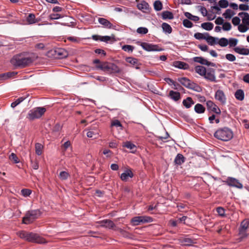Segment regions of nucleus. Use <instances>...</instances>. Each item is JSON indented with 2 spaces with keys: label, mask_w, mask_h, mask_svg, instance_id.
Instances as JSON below:
<instances>
[{
  "label": "nucleus",
  "mask_w": 249,
  "mask_h": 249,
  "mask_svg": "<svg viewBox=\"0 0 249 249\" xmlns=\"http://www.w3.org/2000/svg\"><path fill=\"white\" fill-rule=\"evenodd\" d=\"M41 214V212L38 209L32 210L26 212L23 217L22 222L25 224H29L38 218Z\"/></svg>",
  "instance_id": "nucleus-4"
},
{
  "label": "nucleus",
  "mask_w": 249,
  "mask_h": 249,
  "mask_svg": "<svg viewBox=\"0 0 249 249\" xmlns=\"http://www.w3.org/2000/svg\"><path fill=\"white\" fill-rule=\"evenodd\" d=\"M184 15L188 19L193 20L194 21H197L199 19V18L198 17L192 15L191 13L189 12H185L184 13Z\"/></svg>",
  "instance_id": "nucleus-42"
},
{
  "label": "nucleus",
  "mask_w": 249,
  "mask_h": 249,
  "mask_svg": "<svg viewBox=\"0 0 249 249\" xmlns=\"http://www.w3.org/2000/svg\"><path fill=\"white\" fill-rule=\"evenodd\" d=\"M69 176V174L66 171H62L59 175V177L61 180H66Z\"/></svg>",
  "instance_id": "nucleus-45"
},
{
  "label": "nucleus",
  "mask_w": 249,
  "mask_h": 249,
  "mask_svg": "<svg viewBox=\"0 0 249 249\" xmlns=\"http://www.w3.org/2000/svg\"><path fill=\"white\" fill-rule=\"evenodd\" d=\"M134 48L133 46L129 45H125L122 47V49L125 52H132L133 51Z\"/></svg>",
  "instance_id": "nucleus-53"
},
{
  "label": "nucleus",
  "mask_w": 249,
  "mask_h": 249,
  "mask_svg": "<svg viewBox=\"0 0 249 249\" xmlns=\"http://www.w3.org/2000/svg\"><path fill=\"white\" fill-rule=\"evenodd\" d=\"M222 25V29L224 31H228L231 29V25L229 22H225Z\"/></svg>",
  "instance_id": "nucleus-51"
},
{
  "label": "nucleus",
  "mask_w": 249,
  "mask_h": 249,
  "mask_svg": "<svg viewBox=\"0 0 249 249\" xmlns=\"http://www.w3.org/2000/svg\"><path fill=\"white\" fill-rule=\"evenodd\" d=\"M110 63L107 62H104V71L110 73Z\"/></svg>",
  "instance_id": "nucleus-57"
},
{
  "label": "nucleus",
  "mask_w": 249,
  "mask_h": 249,
  "mask_svg": "<svg viewBox=\"0 0 249 249\" xmlns=\"http://www.w3.org/2000/svg\"><path fill=\"white\" fill-rule=\"evenodd\" d=\"M182 104L187 108H189L192 106V105L194 104V102L192 98L187 97L186 99L183 101Z\"/></svg>",
  "instance_id": "nucleus-29"
},
{
  "label": "nucleus",
  "mask_w": 249,
  "mask_h": 249,
  "mask_svg": "<svg viewBox=\"0 0 249 249\" xmlns=\"http://www.w3.org/2000/svg\"><path fill=\"white\" fill-rule=\"evenodd\" d=\"M240 19L237 17H235L232 19V23L235 26L240 25Z\"/></svg>",
  "instance_id": "nucleus-59"
},
{
  "label": "nucleus",
  "mask_w": 249,
  "mask_h": 249,
  "mask_svg": "<svg viewBox=\"0 0 249 249\" xmlns=\"http://www.w3.org/2000/svg\"><path fill=\"white\" fill-rule=\"evenodd\" d=\"M225 57L226 58L230 61H234L236 59L235 56L233 54L231 53L227 54Z\"/></svg>",
  "instance_id": "nucleus-58"
},
{
  "label": "nucleus",
  "mask_w": 249,
  "mask_h": 249,
  "mask_svg": "<svg viewBox=\"0 0 249 249\" xmlns=\"http://www.w3.org/2000/svg\"><path fill=\"white\" fill-rule=\"evenodd\" d=\"M43 146L39 143H36L35 145L36 153L37 155H41L42 153Z\"/></svg>",
  "instance_id": "nucleus-40"
},
{
  "label": "nucleus",
  "mask_w": 249,
  "mask_h": 249,
  "mask_svg": "<svg viewBox=\"0 0 249 249\" xmlns=\"http://www.w3.org/2000/svg\"><path fill=\"white\" fill-rule=\"evenodd\" d=\"M100 225L98 227H105L109 229H113L115 227V224L110 220H104L98 222Z\"/></svg>",
  "instance_id": "nucleus-13"
},
{
  "label": "nucleus",
  "mask_w": 249,
  "mask_h": 249,
  "mask_svg": "<svg viewBox=\"0 0 249 249\" xmlns=\"http://www.w3.org/2000/svg\"><path fill=\"white\" fill-rule=\"evenodd\" d=\"M235 97L239 101H243L244 99V92L242 89H238L234 94Z\"/></svg>",
  "instance_id": "nucleus-28"
},
{
  "label": "nucleus",
  "mask_w": 249,
  "mask_h": 249,
  "mask_svg": "<svg viewBox=\"0 0 249 249\" xmlns=\"http://www.w3.org/2000/svg\"><path fill=\"white\" fill-rule=\"evenodd\" d=\"M239 241L240 242L242 241L245 238H246L248 236V234L247 232V230H239Z\"/></svg>",
  "instance_id": "nucleus-36"
},
{
  "label": "nucleus",
  "mask_w": 249,
  "mask_h": 249,
  "mask_svg": "<svg viewBox=\"0 0 249 249\" xmlns=\"http://www.w3.org/2000/svg\"><path fill=\"white\" fill-rule=\"evenodd\" d=\"M178 81L185 87L193 89L195 91L200 92L201 89L197 84L191 82L189 79L185 77L179 78Z\"/></svg>",
  "instance_id": "nucleus-6"
},
{
  "label": "nucleus",
  "mask_w": 249,
  "mask_h": 249,
  "mask_svg": "<svg viewBox=\"0 0 249 249\" xmlns=\"http://www.w3.org/2000/svg\"><path fill=\"white\" fill-rule=\"evenodd\" d=\"M141 46L143 48V49L148 52H160L162 50V49H161L158 45L150 44L146 42L142 43Z\"/></svg>",
  "instance_id": "nucleus-8"
},
{
  "label": "nucleus",
  "mask_w": 249,
  "mask_h": 249,
  "mask_svg": "<svg viewBox=\"0 0 249 249\" xmlns=\"http://www.w3.org/2000/svg\"><path fill=\"white\" fill-rule=\"evenodd\" d=\"M161 17L162 19H172L174 18L173 14L172 12L168 11H163L161 14Z\"/></svg>",
  "instance_id": "nucleus-30"
},
{
  "label": "nucleus",
  "mask_w": 249,
  "mask_h": 249,
  "mask_svg": "<svg viewBox=\"0 0 249 249\" xmlns=\"http://www.w3.org/2000/svg\"><path fill=\"white\" fill-rule=\"evenodd\" d=\"M214 97L217 101L219 102L222 105H224L226 102V95L224 91L222 90H217L215 92Z\"/></svg>",
  "instance_id": "nucleus-10"
},
{
  "label": "nucleus",
  "mask_w": 249,
  "mask_h": 249,
  "mask_svg": "<svg viewBox=\"0 0 249 249\" xmlns=\"http://www.w3.org/2000/svg\"><path fill=\"white\" fill-rule=\"evenodd\" d=\"M111 126H114L116 127H122V124L119 121L115 120L112 122Z\"/></svg>",
  "instance_id": "nucleus-64"
},
{
  "label": "nucleus",
  "mask_w": 249,
  "mask_h": 249,
  "mask_svg": "<svg viewBox=\"0 0 249 249\" xmlns=\"http://www.w3.org/2000/svg\"><path fill=\"white\" fill-rule=\"evenodd\" d=\"M238 29L240 32L245 33L248 30V28L245 24H240L238 25Z\"/></svg>",
  "instance_id": "nucleus-54"
},
{
  "label": "nucleus",
  "mask_w": 249,
  "mask_h": 249,
  "mask_svg": "<svg viewBox=\"0 0 249 249\" xmlns=\"http://www.w3.org/2000/svg\"><path fill=\"white\" fill-rule=\"evenodd\" d=\"M249 220L248 219L244 220L240 224V230H247L249 227Z\"/></svg>",
  "instance_id": "nucleus-41"
},
{
  "label": "nucleus",
  "mask_w": 249,
  "mask_h": 249,
  "mask_svg": "<svg viewBox=\"0 0 249 249\" xmlns=\"http://www.w3.org/2000/svg\"><path fill=\"white\" fill-rule=\"evenodd\" d=\"M26 21L28 24H33L39 22L40 19L36 18L35 14L30 13L26 17Z\"/></svg>",
  "instance_id": "nucleus-16"
},
{
  "label": "nucleus",
  "mask_w": 249,
  "mask_h": 249,
  "mask_svg": "<svg viewBox=\"0 0 249 249\" xmlns=\"http://www.w3.org/2000/svg\"><path fill=\"white\" fill-rule=\"evenodd\" d=\"M217 44H218L221 47H226L229 44L228 39L225 37L218 39Z\"/></svg>",
  "instance_id": "nucleus-39"
},
{
  "label": "nucleus",
  "mask_w": 249,
  "mask_h": 249,
  "mask_svg": "<svg viewBox=\"0 0 249 249\" xmlns=\"http://www.w3.org/2000/svg\"><path fill=\"white\" fill-rule=\"evenodd\" d=\"M193 60L197 63H199L202 65H205L207 66H214L213 63L209 62L207 60L204 59L202 57H195L193 58Z\"/></svg>",
  "instance_id": "nucleus-14"
},
{
  "label": "nucleus",
  "mask_w": 249,
  "mask_h": 249,
  "mask_svg": "<svg viewBox=\"0 0 249 249\" xmlns=\"http://www.w3.org/2000/svg\"><path fill=\"white\" fill-rule=\"evenodd\" d=\"M17 74V72H8L5 73H3L0 74V79H7L8 78H11L12 77L14 76Z\"/></svg>",
  "instance_id": "nucleus-31"
},
{
  "label": "nucleus",
  "mask_w": 249,
  "mask_h": 249,
  "mask_svg": "<svg viewBox=\"0 0 249 249\" xmlns=\"http://www.w3.org/2000/svg\"><path fill=\"white\" fill-rule=\"evenodd\" d=\"M183 25L187 28H191L193 26V23L188 19H185L183 20Z\"/></svg>",
  "instance_id": "nucleus-50"
},
{
  "label": "nucleus",
  "mask_w": 249,
  "mask_h": 249,
  "mask_svg": "<svg viewBox=\"0 0 249 249\" xmlns=\"http://www.w3.org/2000/svg\"><path fill=\"white\" fill-rule=\"evenodd\" d=\"M195 71L201 76H204L206 74V68L202 66H197L195 68Z\"/></svg>",
  "instance_id": "nucleus-26"
},
{
  "label": "nucleus",
  "mask_w": 249,
  "mask_h": 249,
  "mask_svg": "<svg viewBox=\"0 0 249 249\" xmlns=\"http://www.w3.org/2000/svg\"><path fill=\"white\" fill-rule=\"evenodd\" d=\"M194 37L198 40L200 39H205L206 38V36L205 35V33L202 34L200 33H195L194 35Z\"/></svg>",
  "instance_id": "nucleus-47"
},
{
  "label": "nucleus",
  "mask_w": 249,
  "mask_h": 249,
  "mask_svg": "<svg viewBox=\"0 0 249 249\" xmlns=\"http://www.w3.org/2000/svg\"><path fill=\"white\" fill-rule=\"evenodd\" d=\"M46 109L44 107H37L30 110L27 115V118L33 120L40 118L46 112Z\"/></svg>",
  "instance_id": "nucleus-5"
},
{
  "label": "nucleus",
  "mask_w": 249,
  "mask_h": 249,
  "mask_svg": "<svg viewBox=\"0 0 249 249\" xmlns=\"http://www.w3.org/2000/svg\"><path fill=\"white\" fill-rule=\"evenodd\" d=\"M204 78L210 81L215 82L216 77L215 75V71L212 68H209L206 71V74L204 76Z\"/></svg>",
  "instance_id": "nucleus-11"
},
{
  "label": "nucleus",
  "mask_w": 249,
  "mask_h": 249,
  "mask_svg": "<svg viewBox=\"0 0 249 249\" xmlns=\"http://www.w3.org/2000/svg\"><path fill=\"white\" fill-rule=\"evenodd\" d=\"M169 96L171 99L175 101H178L180 99V94L179 92L171 90L169 93Z\"/></svg>",
  "instance_id": "nucleus-23"
},
{
  "label": "nucleus",
  "mask_w": 249,
  "mask_h": 249,
  "mask_svg": "<svg viewBox=\"0 0 249 249\" xmlns=\"http://www.w3.org/2000/svg\"><path fill=\"white\" fill-rule=\"evenodd\" d=\"M161 27L163 31L168 34H171L172 31L171 27L169 24L166 23H163L161 25Z\"/></svg>",
  "instance_id": "nucleus-34"
},
{
  "label": "nucleus",
  "mask_w": 249,
  "mask_h": 249,
  "mask_svg": "<svg viewBox=\"0 0 249 249\" xmlns=\"http://www.w3.org/2000/svg\"><path fill=\"white\" fill-rule=\"evenodd\" d=\"M18 235L20 238L31 242H35L38 244H44L47 243L46 240L39 236L37 234L33 232H28L21 231L18 232Z\"/></svg>",
  "instance_id": "nucleus-2"
},
{
  "label": "nucleus",
  "mask_w": 249,
  "mask_h": 249,
  "mask_svg": "<svg viewBox=\"0 0 249 249\" xmlns=\"http://www.w3.org/2000/svg\"><path fill=\"white\" fill-rule=\"evenodd\" d=\"M182 243L184 246H190L193 243V241L190 238H185L183 239Z\"/></svg>",
  "instance_id": "nucleus-56"
},
{
  "label": "nucleus",
  "mask_w": 249,
  "mask_h": 249,
  "mask_svg": "<svg viewBox=\"0 0 249 249\" xmlns=\"http://www.w3.org/2000/svg\"><path fill=\"white\" fill-rule=\"evenodd\" d=\"M185 158L181 154H178L174 160V162L178 165H181L185 162Z\"/></svg>",
  "instance_id": "nucleus-24"
},
{
  "label": "nucleus",
  "mask_w": 249,
  "mask_h": 249,
  "mask_svg": "<svg viewBox=\"0 0 249 249\" xmlns=\"http://www.w3.org/2000/svg\"><path fill=\"white\" fill-rule=\"evenodd\" d=\"M216 211L220 216H224L225 215V210L222 207H218L216 209Z\"/></svg>",
  "instance_id": "nucleus-61"
},
{
  "label": "nucleus",
  "mask_w": 249,
  "mask_h": 249,
  "mask_svg": "<svg viewBox=\"0 0 249 249\" xmlns=\"http://www.w3.org/2000/svg\"><path fill=\"white\" fill-rule=\"evenodd\" d=\"M98 22L104 26V27L108 29H114L115 26L106 18H99L98 19Z\"/></svg>",
  "instance_id": "nucleus-15"
},
{
  "label": "nucleus",
  "mask_w": 249,
  "mask_h": 249,
  "mask_svg": "<svg viewBox=\"0 0 249 249\" xmlns=\"http://www.w3.org/2000/svg\"><path fill=\"white\" fill-rule=\"evenodd\" d=\"M234 51L240 54L248 55L249 54V49L242 48L240 47H235L234 48Z\"/></svg>",
  "instance_id": "nucleus-27"
},
{
  "label": "nucleus",
  "mask_w": 249,
  "mask_h": 249,
  "mask_svg": "<svg viewBox=\"0 0 249 249\" xmlns=\"http://www.w3.org/2000/svg\"><path fill=\"white\" fill-rule=\"evenodd\" d=\"M219 6L222 8H226L229 5V2L227 0H220L218 2Z\"/></svg>",
  "instance_id": "nucleus-46"
},
{
  "label": "nucleus",
  "mask_w": 249,
  "mask_h": 249,
  "mask_svg": "<svg viewBox=\"0 0 249 249\" xmlns=\"http://www.w3.org/2000/svg\"><path fill=\"white\" fill-rule=\"evenodd\" d=\"M137 6L138 9L144 11L149 9V5L146 1H142L141 3L138 4Z\"/></svg>",
  "instance_id": "nucleus-25"
},
{
  "label": "nucleus",
  "mask_w": 249,
  "mask_h": 249,
  "mask_svg": "<svg viewBox=\"0 0 249 249\" xmlns=\"http://www.w3.org/2000/svg\"><path fill=\"white\" fill-rule=\"evenodd\" d=\"M206 36L205 40L207 41V43L212 46L214 44L217 43V40H218V38L213 37L209 35V34L207 33H205Z\"/></svg>",
  "instance_id": "nucleus-20"
},
{
  "label": "nucleus",
  "mask_w": 249,
  "mask_h": 249,
  "mask_svg": "<svg viewBox=\"0 0 249 249\" xmlns=\"http://www.w3.org/2000/svg\"><path fill=\"white\" fill-rule=\"evenodd\" d=\"M133 177V174L131 170H126L121 175V178L123 181H127L129 178Z\"/></svg>",
  "instance_id": "nucleus-18"
},
{
  "label": "nucleus",
  "mask_w": 249,
  "mask_h": 249,
  "mask_svg": "<svg viewBox=\"0 0 249 249\" xmlns=\"http://www.w3.org/2000/svg\"><path fill=\"white\" fill-rule=\"evenodd\" d=\"M11 64L15 68H22L29 66L33 62L30 57H26L23 54L14 55L10 60Z\"/></svg>",
  "instance_id": "nucleus-1"
},
{
  "label": "nucleus",
  "mask_w": 249,
  "mask_h": 249,
  "mask_svg": "<svg viewBox=\"0 0 249 249\" xmlns=\"http://www.w3.org/2000/svg\"><path fill=\"white\" fill-rule=\"evenodd\" d=\"M235 14V13L231 9H227L223 14V17L225 18L230 19Z\"/></svg>",
  "instance_id": "nucleus-38"
},
{
  "label": "nucleus",
  "mask_w": 249,
  "mask_h": 249,
  "mask_svg": "<svg viewBox=\"0 0 249 249\" xmlns=\"http://www.w3.org/2000/svg\"><path fill=\"white\" fill-rule=\"evenodd\" d=\"M152 221V218L147 216H135L131 219V223L133 226H137L141 224L149 223Z\"/></svg>",
  "instance_id": "nucleus-7"
},
{
  "label": "nucleus",
  "mask_w": 249,
  "mask_h": 249,
  "mask_svg": "<svg viewBox=\"0 0 249 249\" xmlns=\"http://www.w3.org/2000/svg\"><path fill=\"white\" fill-rule=\"evenodd\" d=\"M24 99H25V98H24L23 97H21L17 99L15 101L13 102L11 104V107L12 108L15 107L17 106H18V104H19L20 103H21Z\"/></svg>",
  "instance_id": "nucleus-44"
},
{
  "label": "nucleus",
  "mask_w": 249,
  "mask_h": 249,
  "mask_svg": "<svg viewBox=\"0 0 249 249\" xmlns=\"http://www.w3.org/2000/svg\"><path fill=\"white\" fill-rule=\"evenodd\" d=\"M201 27L207 31H211L213 29V24L211 22H204L201 24Z\"/></svg>",
  "instance_id": "nucleus-33"
},
{
  "label": "nucleus",
  "mask_w": 249,
  "mask_h": 249,
  "mask_svg": "<svg viewBox=\"0 0 249 249\" xmlns=\"http://www.w3.org/2000/svg\"><path fill=\"white\" fill-rule=\"evenodd\" d=\"M67 38L68 40L76 43H78L79 41V39L75 36H69Z\"/></svg>",
  "instance_id": "nucleus-63"
},
{
  "label": "nucleus",
  "mask_w": 249,
  "mask_h": 249,
  "mask_svg": "<svg viewBox=\"0 0 249 249\" xmlns=\"http://www.w3.org/2000/svg\"><path fill=\"white\" fill-rule=\"evenodd\" d=\"M228 41L230 47L235 46L238 43V40L234 38H230Z\"/></svg>",
  "instance_id": "nucleus-48"
},
{
  "label": "nucleus",
  "mask_w": 249,
  "mask_h": 249,
  "mask_svg": "<svg viewBox=\"0 0 249 249\" xmlns=\"http://www.w3.org/2000/svg\"><path fill=\"white\" fill-rule=\"evenodd\" d=\"M199 11L201 13L203 16H206L207 15V10L206 8L203 6H199Z\"/></svg>",
  "instance_id": "nucleus-62"
},
{
  "label": "nucleus",
  "mask_w": 249,
  "mask_h": 249,
  "mask_svg": "<svg viewBox=\"0 0 249 249\" xmlns=\"http://www.w3.org/2000/svg\"><path fill=\"white\" fill-rule=\"evenodd\" d=\"M214 136L218 140L227 142L231 140L233 136V131L228 127L218 128L214 133Z\"/></svg>",
  "instance_id": "nucleus-3"
},
{
  "label": "nucleus",
  "mask_w": 249,
  "mask_h": 249,
  "mask_svg": "<svg viewBox=\"0 0 249 249\" xmlns=\"http://www.w3.org/2000/svg\"><path fill=\"white\" fill-rule=\"evenodd\" d=\"M63 17L58 14H52L50 15V18L51 19H57Z\"/></svg>",
  "instance_id": "nucleus-60"
},
{
  "label": "nucleus",
  "mask_w": 249,
  "mask_h": 249,
  "mask_svg": "<svg viewBox=\"0 0 249 249\" xmlns=\"http://www.w3.org/2000/svg\"><path fill=\"white\" fill-rule=\"evenodd\" d=\"M195 110L197 113H204L205 110V108L200 104H197L195 106Z\"/></svg>",
  "instance_id": "nucleus-35"
},
{
  "label": "nucleus",
  "mask_w": 249,
  "mask_h": 249,
  "mask_svg": "<svg viewBox=\"0 0 249 249\" xmlns=\"http://www.w3.org/2000/svg\"><path fill=\"white\" fill-rule=\"evenodd\" d=\"M125 61L131 65L135 66L136 69H139L140 68L139 65H140L141 64L137 59L132 57H128L125 58Z\"/></svg>",
  "instance_id": "nucleus-17"
},
{
  "label": "nucleus",
  "mask_w": 249,
  "mask_h": 249,
  "mask_svg": "<svg viewBox=\"0 0 249 249\" xmlns=\"http://www.w3.org/2000/svg\"><path fill=\"white\" fill-rule=\"evenodd\" d=\"M123 146L132 150V152H134V151H136V145L130 142L127 141L124 142Z\"/></svg>",
  "instance_id": "nucleus-32"
},
{
  "label": "nucleus",
  "mask_w": 249,
  "mask_h": 249,
  "mask_svg": "<svg viewBox=\"0 0 249 249\" xmlns=\"http://www.w3.org/2000/svg\"><path fill=\"white\" fill-rule=\"evenodd\" d=\"M206 105L208 109L218 114L221 113L220 108L213 101L210 100L208 101L206 103Z\"/></svg>",
  "instance_id": "nucleus-12"
},
{
  "label": "nucleus",
  "mask_w": 249,
  "mask_h": 249,
  "mask_svg": "<svg viewBox=\"0 0 249 249\" xmlns=\"http://www.w3.org/2000/svg\"><path fill=\"white\" fill-rule=\"evenodd\" d=\"M9 159L11 160H13L15 163H17L19 162V160L16 155L12 153L9 156Z\"/></svg>",
  "instance_id": "nucleus-52"
},
{
  "label": "nucleus",
  "mask_w": 249,
  "mask_h": 249,
  "mask_svg": "<svg viewBox=\"0 0 249 249\" xmlns=\"http://www.w3.org/2000/svg\"><path fill=\"white\" fill-rule=\"evenodd\" d=\"M225 182L229 186L238 189H242L243 187L242 184L238 180L233 178L229 177Z\"/></svg>",
  "instance_id": "nucleus-9"
},
{
  "label": "nucleus",
  "mask_w": 249,
  "mask_h": 249,
  "mask_svg": "<svg viewBox=\"0 0 249 249\" xmlns=\"http://www.w3.org/2000/svg\"><path fill=\"white\" fill-rule=\"evenodd\" d=\"M238 15L242 18V22L244 24L249 25V14L247 13L241 12Z\"/></svg>",
  "instance_id": "nucleus-22"
},
{
  "label": "nucleus",
  "mask_w": 249,
  "mask_h": 249,
  "mask_svg": "<svg viewBox=\"0 0 249 249\" xmlns=\"http://www.w3.org/2000/svg\"><path fill=\"white\" fill-rule=\"evenodd\" d=\"M174 66L176 68L183 70H187L189 68V65L188 64L184 62L179 61L174 62Z\"/></svg>",
  "instance_id": "nucleus-21"
},
{
  "label": "nucleus",
  "mask_w": 249,
  "mask_h": 249,
  "mask_svg": "<svg viewBox=\"0 0 249 249\" xmlns=\"http://www.w3.org/2000/svg\"><path fill=\"white\" fill-rule=\"evenodd\" d=\"M121 70L116 65L110 63V73H120Z\"/></svg>",
  "instance_id": "nucleus-37"
},
{
  "label": "nucleus",
  "mask_w": 249,
  "mask_h": 249,
  "mask_svg": "<svg viewBox=\"0 0 249 249\" xmlns=\"http://www.w3.org/2000/svg\"><path fill=\"white\" fill-rule=\"evenodd\" d=\"M56 54L59 58H64L67 57L68 55V52L63 49H58L55 51Z\"/></svg>",
  "instance_id": "nucleus-19"
},
{
  "label": "nucleus",
  "mask_w": 249,
  "mask_h": 249,
  "mask_svg": "<svg viewBox=\"0 0 249 249\" xmlns=\"http://www.w3.org/2000/svg\"><path fill=\"white\" fill-rule=\"evenodd\" d=\"M154 8L156 11H159L162 9V4L160 0H156L154 3Z\"/></svg>",
  "instance_id": "nucleus-43"
},
{
  "label": "nucleus",
  "mask_w": 249,
  "mask_h": 249,
  "mask_svg": "<svg viewBox=\"0 0 249 249\" xmlns=\"http://www.w3.org/2000/svg\"><path fill=\"white\" fill-rule=\"evenodd\" d=\"M21 193L23 196L27 197L31 195L32 191L31 190L28 189H23L21 190Z\"/></svg>",
  "instance_id": "nucleus-49"
},
{
  "label": "nucleus",
  "mask_w": 249,
  "mask_h": 249,
  "mask_svg": "<svg viewBox=\"0 0 249 249\" xmlns=\"http://www.w3.org/2000/svg\"><path fill=\"white\" fill-rule=\"evenodd\" d=\"M148 29L145 27H139L137 30V32L140 34H146L148 33Z\"/></svg>",
  "instance_id": "nucleus-55"
}]
</instances>
